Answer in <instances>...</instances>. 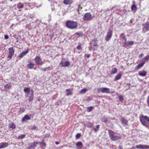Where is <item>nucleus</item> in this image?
<instances>
[{"label":"nucleus","instance_id":"nucleus-8","mask_svg":"<svg viewBox=\"0 0 149 149\" xmlns=\"http://www.w3.org/2000/svg\"><path fill=\"white\" fill-rule=\"evenodd\" d=\"M39 143V142H38L29 143L27 148L29 149H33L36 147V145L38 144Z\"/></svg>","mask_w":149,"mask_h":149},{"label":"nucleus","instance_id":"nucleus-48","mask_svg":"<svg viewBox=\"0 0 149 149\" xmlns=\"http://www.w3.org/2000/svg\"><path fill=\"white\" fill-rule=\"evenodd\" d=\"M50 136V134H46L45 136V138L48 137Z\"/></svg>","mask_w":149,"mask_h":149},{"label":"nucleus","instance_id":"nucleus-42","mask_svg":"<svg viewBox=\"0 0 149 149\" xmlns=\"http://www.w3.org/2000/svg\"><path fill=\"white\" fill-rule=\"evenodd\" d=\"M11 86V85L9 84H7L5 86V87L9 89L10 87Z\"/></svg>","mask_w":149,"mask_h":149},{"label":"nucleus","instance_id":"nucleus-51","mask_svg":"<svg viewBox=\"0 0 149 149\" xmlns=\"http://www.w3.org/2000/svg\"><path fill=\"white\" fill-rule=\"evenodd\" d=\"M4 38L6 39H7L8 38V36L7 35H6L4 36Z\"/></svg>","mask_w":149,"mask_h":149},{"label":"nucleus","instance_id":"nucleus-52","mask_svg":"<svg viewBox=\"0 0 149 149\" xmlns=\"http://www.w3.org/2000/svg\"><path fill=\"white\" fill-rule=\"evenodd\" d=\"M143 56V54H141L139 56V57H141Z\"/></svg>","mask_w":149,"mask_h":149},{"label":"nucleus","instance_id":"nucleus-34","mask_svg":"<svg viewBox=\"0 0 149 149\" xmlns=\"http://www.w3.org/2000/svg\"><path fill=\"white\" fill-rule=\"evenodd\" d=\"M117 69L116 68H113L112 69L111 71V74H115V73L116 72H117Z\"/></svg>","mask_w":149,"mask_h":149},{"label":"nucleus","instance_id":"nucleus-3","mask_svg":"<svg viewBox=\"0 0 149 149\" xmlns=\"http://www.w3.org/2000/svg\"><path fill=\"white\" fill-rule=\"evenodd\" d=\"M109 137L111 140L116 141L119 139L120 138V136H114L115 132L111 130H109L108 131Z\"/></svg>","mask_w":149,"mask_h":149},{"label":"nucleus","instance_id":"nucleus-60","mask_svg":"<svg viewBox=\"0 0 149 149\" xmlns=\"http://www.w3.org/2000/svg\"><path fill=\"white\" fill-rule=\"evenodd\" d=\"M139 1L140 2H141V1H140V0H139Z\"/></svg>","mask_w":149,"mask_h":149},{"label":"nucleus","instance_id":"nucleus-7","mask_svg":"<svg viewBox=\"0 0 149 149\" xmlns=\"http://www.w3.org/2000/svg\"><path fill=\"white\" fill-rule=\"evenodd\" d=\"M112 36V31L111 30L109 29L107 33V35L105 37V40L107 41L109 40L111 38Z\"/></svg>","mask_w":149,"mask_h":149},{"label":"nucleus","instance_id":"nucleus-57","mask_svg":"<svg viewBox=\"0 0 149 149\" xmlns=\"http://www.w3.org/2000/svg\"><path fill=\"white\" fill-rule=\"evenodd\" d=\"M115 8L114 7H112L111 8V10H113L114 8Z\"/></svg>","mask_w":149,"mask_h":149},{"label":"nucleus","instance_id":"nucleus-58","mask_svg":"<svg viewBox=\"0 0 149 149\" xmlns=\"http://www.w3.org/2000/svg\"><path fill=\"white\" fill-rule=\"evenodd\" d=\"M16 42H18V40H17V41H16Z\"/></svg>","mask_w":149,"mask_h":149},{"label":"nucleus","instance_id":"nucleus-6","mask_svg":"<svg viewBox=\"0 0 149 149\" xmlns=\"http://www.w3.org/2000/svg\"><path fill=\"white\" fill-rule=\"evenodd\" d=\"M94 17H92L90 13H87L84 15L83 19L84 21H89Z\"/></svg>","mask_w":149,"mask_h":149},{"label":"nucleus","instance_id":"nucleus-16","mask_svg":"<svg viewBox=\"0 0 149 149\" xmlns=\"http://www.w3.org/2000/svg\"><path fill=\"white\" fill-rule=\"evenodd\" d=\"M34 97V91L32 89H31V93L30 94V95L29 96V102H31L32 101L33 98Z\"/></svg>","mask_w":149,"mask_h":149},{"label":"nucleus","instance_id":"nucleus-25","mask_svg":"<svg viewBox=\"0 0 149 149\" xmlns=\"http://www.w3.org/2000/svg\"><path fill=\"white\" fill-rule=\"evenodd\" d=\"M8 125L9 127L12 128L13 129H15L16 128L15 125L13 123H9Z\"/></svg>","mask_w":149,"mask_h":149},{"label":"nucleus","instance_id":"nucleus-12","mask_svg":"<svg viewBox=\"0 0 149 149\" xmlns=\"http://www.w3.org/2000/svg\"><path fill=\"white\" fill-rule=\"evenodd\" d=\"M143 30L144 32L149 30V22H147L146 23L143 24Z\"/></svg>","mask_w":149,"mask_h":149},{"label":"nucleus","instance_id":"nucleus-13","mask_svg":"<svg viewBox=\"0 0 149 149\" xmlns=\"http://www.w3.org/2000/svg\"><path fill=\"white\" fill-rule=\"evenodd\" d=\"M31 89L30 88H25L24 89V91L26 93V96L28 97L30 93H31Z\"/></svg>","mask_w":149,"mask_h":149},{"label":"nucleus","instance_id":"nucleus-20","mask_svg":"<svg viewBox=\"0 0 149 149\" xmlns=\"http://www.w3.org/2000/svg\"><path fill=\"white\" fill-rule=\"evenodd\" d=\"M120 120L121 121L122 123L123 124L125 125H128V121L126 119L124 118H122Z\"/></svg>","mask_w":149,"mask_h":149},{"label":"nucleus","instance_id":"nucleus-44","mask_svg":"<svg viewBox=\"0 0 149 149\" xmlns=\"http://www.w3.org/2000/svg\"><path fill=\"white\" fill-rule=\"evenodd\" d=\"M81 136V135L79 134H77L76 136V137L77 139H78L80 138V137Z\"/></svg>","mask_w":149,"mask_h":149},{"label":"nucleus","instance_id":"nucleus-14","mask_svg":"<svg viewBox=\"0 0 149 149\" xmlns=\"http://www.w3.org/2000/svg\"><path fill=\"white\" fill-rule=\"evenodd\" d=\"M29 49H27L26 51L23 52L19 54V57L20 58L23 57L24 56L29 53Z\"/></svg>","mask_w":149,"mask_h":149},{"label":"nucleus","instance_id":"nucleus-30","mask_svg":"<svg viewBox=\"0 0 149 149\" xmlns=\"http://www.w3.org/2000/svg\"><path fill=\"white\" fill-rule=\"evenodd\" d=\"M87 91V90L86 88H84L80 91V93L82 94H84Z\"/></svg>","mask_w":149,"mask_h":149},{"label":"nucleus","instance_id":"nucleus-45","mask_svg":"<svg viewBox=\"0 0 149 149\" xmlns=\"http://www.w3.org/2000/svg\"><path fill=\"white\" fill-rule=\"evenodd\" d=\"M147 102L148 104V106L149 107V95L148 96L147 98Z\"/></svg>","mask_w":149,"mask_h":149},{"label":"nucleus","instance_id":"nucleus-22","mask_svg":"<svg viewBox=\"0 0 149 149\" xmlns=\"http://www.w3.org/2000/svg\"><path fill=\"white\" fill-rule=\"evenodd\" d=\"M72 3L71 0H64L63 1V3L66 5H69Z\"/></svg>","mask_w":149,"mask_h":149},{"label":"nucleus","instance_id":"nucleus-23","mask_svg":"<svg viewBox=\"0 0 149 149\" xmlns=\"http://www.w3.org/2000/svg\"><path fill=\"white\" fill-rule=\"evenodd\" d=\"M93 124L90 122H87L84 124V125L88 128L91 127L93 125Z\"/></svg>","mask_w":149,"mask_h":149},{"label":"nucleus","instance_id":"nucleus-5","mask_svg":"<svg viewBox=\"0 0 149 149\" xmlns=\"http://www.w3.org/2000/svg\"><path fill=\"white\" fill-rule=\"evenodd\" d=\"M8 58H11L14 54L15 51L13 47H10L8 49Z\"/></svg>","mask_w":149,"mask_h":149},{"label":"nucleus","instance_id":"nucleus-53","mask_svg":"<svg viewBox=\"0 0 149 149\" xmlns=\"http://www.w3.org/2000/svg\"><path fill=\"white\" fill-rule=\"evenodd\" d=\"M118 149H123L122 146H119L118 148Z\"/></svg>","mask_w":149,"mask_h":149},{"label":"nucleus","instance_id":"nucleus-56","mask_svg":"<svg viewBox=\"0 0 149 149\" xmlns=\"http://www.w3.org/2000/svg\"><path fill=\"white\" fill-rule=\"evenodd\" d=\"M55 143L56 144H59V143L57 141Z\"/></svg>","mask_w":149,"mask_h":149},{"label":"nucleus","instance_id":"nucleus-10","mask_svg":"<svg viewBox=\"0 0 149 149\" xmlns=\"http://www.w3.org/2000/svg\"><path fill=\"white\" fill-rule=\"evenodd\" d=\"M136 147L138 149H146L147 148H149V146L144 145H136Z\"/></svg>","mask_w":149,"mask_h":149},{"label":"nucleus","instance_id":"nucleus-37","mask_svg":"<svg viewBox=\"0 0 149 149\" xmlns=\"http://www.w3.org/2000/svg\"><path fill=\"white\" fill-rule=\"evenodd\" d=\"M102 121L104 123H106L107 121V118L105 117H103L102 119Z\"/></svg>","mask_w":149,"mask_h":149},{"label":"nucleus","instance_id":"nucleus-24","mask_svg":"<svg viewBox=\"0 0 149 149\" xmlns=\"http://www.w3.org/2000/svg\"><path fill=\"white\" fill-rule=\"evenodd\" d=\"M149 59V55H147L146 57H144L142 60V62L143 61L144 62V63L145 62H147Z\"/></svg>","mask_w":149,"mask_h":149},{"label":"nucleus","instance_id":"nucleus-28","mask_svg":"<svg viewBox=\"0 0 149 149\" xmlns=\"http://www.w3.org/2000/svg\"><path fill=\"white\" fill-rule=\"evenodd\" d=\"M27 66L29 68L32 69L33 68L34 64L32 63H30L27 65Z\"/></svg>","mask_w":149,"mask_h":149},{"label":"nucleus","instance_id":"nucleus-41","mask_svg":"<svg viewBox=\"0 0 149 149\" xmlns=\"http://www.w3.org/2000/svg\"><path fill=\"white\" fill-rule=\"evenodd\" d=\"M93 107H89L87 108L88 111V112H91L93 109Z\"/></svg>","mask_w":149,"mask_h":149},{"label":"nucleus","instance_id":"nucleus-17","mask_svg":"<svg viewBox=\"0 0 149 149\" xmlns=\"http://www.w3.org/2000/svg\"><path fill=\"white\" fill-rule=\"evenodd\" d=\"M139 74L142 77H145L146 76L147 72L144 70H142L139 72Z\"/></svg>","mask_w":149,"mask_h":149},{"label":"nucleus","instance_id":"nucleus-19","mask_svg":"<svg viewBox=\"0 0 149 149\" xmlns=\"http://www.w3.org/2000/svg\"><path fill=\"white\" fill-rule=\"evenodd\" d=\"M8 146V144L6 143H2L0 144V149L6 147Z\"/></svg>","mask_w":149,"mask_h":149},{"label":"nucleus","instance_id":"nucleus-39","mask_svg":"<svg viewBox=\"0 0 149 149\" xmlns=\"http://www.w3.org/2000/svg\"><path fill=\"white\" fill-rule=\"evenodd\" d=\"M98 44L97 43H95L93 45V46L94 47L93 49V50L95 51L97 48L98 47Z\"/></svg>","mask_w":149,"mask_h":149},{"label":"nucleus","instance_id":"nucleus-61","mask_svg":"<svg viewBox=\"0 0 149 149\" xmlns=\"http://www.w3.org/2000/svg\"><path fill=\"white\" fill-rule=\"evenodd\" d=\"M79 10H78V12L79 13Z\"/></svg>","mask_w":149,"mask_h":149},{"label":"nucleus","instance_id":"nucleus-62","mask_svg":"<svg viewBox=\"0 0 149 149\" xmlns=\"http://www.w3.org/2000/svg\"><path fill=\"white\" fill-rule=\"evenodd\" d=\"M92 44V43H91V45Z\"/></svg>","mask_w":149,"mask_h":149},{"label":"nucleus","instance_id":"nucleus-38","mask_svg":"<svg viewBox=\"0 0 149 149\" xmlns=\"http://www.w3.org/2000/svg\"><path fill=\"white\" fill-rule=\"evenodd\" d=\"M40 146L42 147H45L46 146V144L44 142V140L40 143Z\"/></svg>","mask_w":149,"mask_h":149},{"label":"nucleus","instance_id":"nucleus-36","mask_svg":"<svg viewBox=\"0 0 149 149\" xmlns=\"http://www.w3.org/2000/svg\"><path fill=\"white\" fill-rule=\"evenodd\" d=\"M118 98H119V100L120 102H122L124 100L123 96L120 95L118 96Z\"/></svg>","mask_w":149,"mask_h":149},{"label":"nucleus","instance_id":"nucleus-46","mask_svg":"<svg viewBox=\"0 0 149 149\" xmlns=\"http://www.w3.org/2000/svg\"><path fill=\"white\" fill-rule=\"evenodd\" d=\"M97 39L96 38H94L93 39V40H92V42H94V43H97L96 42L97 41Z\"/></svg>","mask_w":149,"mask_h":149},{"label":"nucleus","instance_id":"nucleus-35","mask_svg":"<svg viewBox=\"0 0 149 149\" xmlns=\"http://www.w3.org/2000/svg\"><path fill=\"white\" fill-rule=\"evenodd\" d=\"M66 92L67 93L66 95L67 96H68L72 94L71 91L70 89H67L66 90Z\"/></svg>","mask_w":149,"mask_h":149},{"label":"nucleus","instance_id":"nucleus-15","mask_svg":"<svg viewBox=\"0 0 149 149\" xmlns=\"http://www.w3.org/2000/svg\"><path fill=\"white\" fill-rule=\"evenodd\" d=\"M60 64H61L62 66L65 67L69 66L70 65V64L68 61H65L61 63Z\"/></svg>","mask_w":149,"mask_h":149},{"label":"nucleus","instance_id":"nucleus-1","mask_svg":"<svg viewBox=\"0 0 149 149\" xmlns=\"http://www.w3.org/2000/svg\"><path fill=\"white\" fill-rule=\"evenodd\" d=\"M140 121L143 125L147 127L149 124V118L147 116L141 115L140 117Z\"/></svg>","mask_w":149,"mask_h":149},{"label":"nucleus","instance_id":"nucleus-33","mask_svg":"<svg viewBox=\"0 0 149 149\" xmlns=\"http://www.w3.org/2000/svg\"><path fill=\"white\" fill-rule=\"evenodd\" d=\"M100 127L99 125H97L94 128V130L95 132H97L99 130Z\"/></svg>","mask_w":149,"mask_h":149},{"label":"nucleus","instance_id":"nucleus-47","mask_svg":"<svg viewBox=\"0 0 149 149\" xmlns=\"http://www.w3.org/2000/svg\"><path fill=\"white\" fill-rule=\"evenodd\" d=\"M77 48L78 50H80V49H81V46L80 45V43L79 44V45L77 47Z\"/></svg>","mask_w":149,"mask_h":149},{"label":"nucleus","instance_id":"nucleus-31","mask_svg":"<svg viewBox=\"0 0 149 149\" xmlns=\"http://www.w3.org/2000/svg\"><path fill=\"white\" fill-rule=\"evenodd\" d=\"M134 4L132 6L131 9L133 10H136L137 9L135 5L134 1H133Z\"/></svg>","mask_w":149,"mask_h":149},{"label":"nucleus","instance_id":"nucleus-55","mask_svg":"<svg viewBox=\"0 0 149 149\" xmlns=\"http://www.w3.org/2000/svg\"><path fill=\"white\" fill-rule=\"evenodd\" d=\"M133 22V20L132 19H131L130 22V23H132Z\"/></svg>","mask_w":149,"mask_h":149},{"label":"nucleus","instance_id":"nucleus-40","mask_svg":"<svg viewBox=\"0 0 149 149\" xmlns=\"http://www.w3.org/2000/svg\"><path fill=\"white\" fill-rule=\"evenodd\" d=\"M25 135H21L18 137L19 139H23L25 138Z\"/></svg>","mask_w":149,"mask_h":149},{"label":"nucleus","instance_id":"nucleus-26","mask_svg":"<svg viewBox=\"0 0 149 149\" xmlns=\"http://www.w3.org/2000/svg\"><path fill=\"white\" fill-rule=\"evenodd\" d=\"M121 77V75L120 74H118L115 77V78L114 79V81H116L119 79Z\"/></svg>","mask_w":149,"mask_h":149},{"label":"nucleus","instance_id":"nucleus-2","mask_svg":"<svg viewBox=\"0 0 149 149\" xmlns=\"http://www.w3.org/2000/svg\"><path fill=\"white\" fill-rule=\"evenodd\" d=\"M66 26L68 28L73 29L77 28V23L75 22L68 20L66 22Z\"/></svg>","mask_w":149,"mask_h":149},{"label":"nucleus","instance_id":"nucleus-9","mask_svg":"<svg viewBox=\"0 0 149 149\" xmlns=\"http://www.w3.org/2000/svg\"><path fill=\"white\" fill-rule=\"evenodd\" d=\"M35 61L36 64L38 65H42L43 64L42 58L40 57L36 56L35 58Z\"/></svg>","mask_w":149,"mask_h":149},{"label":"nucleus","instance_id":"nucleus-18","mask_svg":"<svg viewBox=\"0 0 149 149\" xmlns=\"http://www.w3.org/2000/svg\"><path fill=\"white\" fill-rule=\"evenodd\" d=\"M31 119L30 116H29L28 115H26L22 119V121L23 122H26L28 120H30Z\"/></svg>","mask_w":149,"mask_h":149},{"label":"nucleus","instance_id":"nucleus-43","mask_svg":"<svg viewBox=\"0 0 149 149\" xmlns=\"http://www.w3.org/2000/svg\"><path fill=\"white\" fill-rule=\"evenodd\" d=\"M76 34L78 35L79 36H81L83 34L82 32H77L76 33Z\"/></svg>","mask_w":149,"mask_h":149},{"label":"nucleus","instance_id":"nucleus-4","mask_svg":"<svg viewBox=\"0 0 149 149\" xmlns=\"http://www.w3.org/2000/svg\"><path fill=\"white\" fill-rule=\"evenodd\" d=\"M97 91L98 93L102 92L108 93H110V89L107 88L102 87L98 89Z\"/></svg>","mask_w":149,"mask_h":149},{"label":"nucleus","instance_id":"nucleus-29","mask_svg":"<svg viewBox=\"0 0 149 149\" xmlns=\"http://www.w3.org/2000/svg\"><path fill=\"white\" fill-rule=\"evenodd\" d=\"M133 44L134 42L132 41H130L127 42H126L125 43V44L127 46L132 45Z\"/></svg>","mask_w":149,"mask_h":149},{"label":"nucleus","instance_id":"nucleus-59","mask_svg":"<svg viewBox=\"0 0 149 149\" xmlns=\"http://www.w3.org/2000/svg\"><path fill=\"white\" fill-rule=\"evenodd\" d=\"M13 0H10V1H13Z\"/></svg>","mask_w":149,"mask_h":149},{"label":"nucleus","instance_id":"nucleus-27","mask_svg":"<svg viewBox=\"0 0 149 149\" xmlns=\"http://www.w3.org/2000/svg\"><path fill=\"white\" fill-rule=\"evenodd\" d=\"M144 64V62L143 61L142 62V63L139 64L136 67L137 69H139L141 68Z\"/></svg>","mask_w":149,"mask_h":149},{"label":"nucleus","instance_id":"nucleus-50","mask_svg":"<svg viewBox=\"0 0 149 149\" xmlns=\"http://www.w3.org/2000/svg\"><path fill=\"white\" fill-rule=\"evenodd\" d=\"M21 38V36L19 35V36H17V40H19Z\"/></svg>","mask_w":149,"mask_h":149},{"label":"nucleus","instance_id":"nucleus-11","mask_svg":"<svg viewBox=\"0 0 149 149\" xmlns=\"http://www.w3.org/2000/svg\"><path fill=\"white\" fill-rule=\"evenodd\" d=\"M120 38L123 43L125 44L127 40V38L125 34L124 33L121 34L120 36Z\"/></svg>","mask_w":149,"mask_h":149},{"label":"nucleus","instance_id":"nucleus-32","mask_svg":"<svg viewBox=\"0 0 149 149\" xmlns=\"http://www.w3.org/2000/svg\"><path fill=\"white\" fill-rule=\"evenodd\" d=\"M24 5L21 3H19L17 5V8H23Z\"/></svg>","mask_w":149,"mask_h":149},{"label":"nucleus","instance_id":"nucleus-54","mask_svg":"<svg viewBox=\"0 0 149 149\" xmlns=\"http://www.w3.org/2000/svg\"><path fill=\"white\" fill-rule=\"evenodd\" d=\"M47 68H41V70H42L45 71Z\"/></svg>","mask_w":149,"mask_h":149},{"label":"nucleus","instance_id":"nucleus-21","mask_svg":"<svg viewBox=\"0 0 149 149\" xmlns=\"http://www.w3.org/2000/svg\"><path fill=\"white\" fill-rule=\"evenodd\" d=\"M76 146L79 148H81L83 147V145L82 143L80 142H77L76 144Z\"/></svg>","mask_w":149,"mask_h":149},{"label":"nucleus","instance_id":"nucleus-49","mask_svg":"<svg viewBox=\"0 0 149 149\" xmlns=\"http://www.w3.org/2000/svg\"><path fill=\"white\" fill-rule=\"evenodd\" d=\"M90 56V54H86L85 55V57H86L87 58H89Z\"/></svg>","mask_w":149,"mask_h":149}]
</instances>
